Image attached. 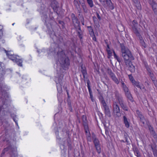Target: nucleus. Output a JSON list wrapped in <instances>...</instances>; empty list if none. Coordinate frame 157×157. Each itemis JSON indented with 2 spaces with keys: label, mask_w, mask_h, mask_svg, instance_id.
<instances>
[{
  "label": "nucleus",
  "mask_w": 157,
  "mask_h": 157,
  "mask_svg": "<svg viewBox=\"0 0 157 157\" xmlns=\"http://www.w3.org/2000/svg\"><path fill=\"white\" fill-rule=\"evenodd\" d=\"M56 49L58 50L57 57L58 62L62 67L67 68L70 65L69 60L61 48L57 47Z\"/></svg>",
  "instance_id": "1"
},
{
  "label": "nucleus",
  "mask_w": 157,
  "mask_h": 157,
  "mask_svg": "<svg viewBox=\"0 0 157 157\" xmlns=\"http://www.w3.org/2000/svg\"><path fill=\"white\" fill-rule=\"evenodd\" d=\"M121 50V56L123 58L125 63L134 59V57L130 51L123 44H120ZM128 64V63H127Z\"/></svg>",
  "instance_id": "2"
},
{
  "label": "nucleus",
  "mask_w": 157,
  "mask_h": 157,
  "mask_svg": "<svg viewBox=\"0 0 157 157\" xmlns=\"http://www.w3.org/2000/svg\"><path fill=\"white\" fill-rule=\"evenodd\" d=\"M114 93H115V97L117 100L118 101L117 103L119 104L121 107L124 110L128 111V108L126 104L124 102L123 97L120 94H119L118 92L117 91H116Z\"/></svg>",
  "instance_id": "3"
},
{
  "label": "nucleus",
  "mask_w": 157,
  "mask_h": 157,
  "mask_svg": "<svg viewBox=\"0 0 157 157\" xmlns=\"http://www.w3.org/2000/svg\"><path fill=\"white\" fill-rule=\"evenodd\" d=\"M114 93H115V97L117 100L118 101L117 103L119 104L121 107L124 110L128 111V108L126 104L124 102L123 97L120 94H119L118 92L117 91H116Z\"/></svg>",
  "instance_id": "4"
},
{
  "label": "nucleus",
  "mask_w": 157,
  "mask_h": 157,
  "mask_svg": "<svg viewBox=\"0 0 157 157\" xmlns=\"http://www.w3.org/2000/svg\"><path fill=\"white\" fill-rule=\"evenodd\" d=\"M0 91H1L2 95L1 99L3 105H9L10 103L8 100V95L6 91L3 90V84L1 82H0Z\"/></svg>",
  "instance_id": "5"
},
{
  "label": "nucleus",
  "mask_w": 157,
  "mask_h": 157,
  "mask_svg": "<svg viewBox=\"0 0 157 157\" xmlns=\"http://www.w3.org/2000/svg\"><path fill=\"white\" fill-rule=\"evenodd\" d=\"M99 100L103 107L105 115L109 117H111V115L110 111L108 106L107 105L103 97L102 96L100 97Z\"/></svg>",
  "instance_id": "6"
},
{
  "label": "nucleus",
  "mask_w": 157,
  "mask_h": 157,
  "mask_svg": "<svg viewBox=\"0 0 157 157\" xmlns=\"http://www.w3.org/2000/svg\"><path fill=\"white\" fill-rule=\"evenodd\" d=\"M5 51L7 55L10 59L12 60L14 62H16L19 66L21 67L22 66V59H18L16 57L15 55L9 54L8 52H7L6 50H5Z\"/></svg>",
  "instance_id": "7"
},
{
  "label": "nucleus",
  "mask_w": 157,
  "mask_h": 157,
  "mask_svg": "<svg viewBox=\"0 0 157 157\" xmlns=\"http://www.w3.org/2000/svg\"><path fill=\"white\" fill-rule=\"evenodd\" d=\"M71 17L75 29L77 30L78 28L80 27V22L78 21L77 17L75 16L74 13H72L71 14Z\"/></svg>",
  "instance_id": "8"
},
{
  "label": "nucleus",
  "mask_w": 157,
  "mask_h": 157,
  "mask_svg": "<svg viewBox=\"0 0 157 157\" xmlns=\"http://www.w3.org/2000/svg\"><path fill=\"white\" fill-rule=\"evenodd\" d=\"M51 6L53 9L54 11L56 13L57 15L59 14V10H60V8L59 6V4L55 0H53L52 1Z\"/></svg>",
  "instance_id": "9"
},
{
  "label": "nucleus",
  "mask_w": 157,
  "mask_h": 157,
  "mask_svg": "<svg viewBox=\"0 0 157 157\" xmlns=\"http://www.w3.org/2000/svg\"><path fill=\"white\" fill-rule=\"evenodd\" d=\"M113 113L116 117H119L121 115L120 109L116 102H115L113 104Z\"/></svg>",
  "instance_id": "10"
},
{
  "label": "nucleus",
  "mask_w": 157,
  "mask_h": 157,
  "mask_svg": "<svg viewBox=\"0 0 157 157\" xmlns=\"http://www.w3.org/2000/svg\"><path fill=\"white\" fill-rule=\"evenodd\" d=\"M137 25L138 23L137 21L135 20H133L132 23V27L133 32L136 35H139L140 33L137 28Z\"/></svg>",
  "instance_id": "11"
},
{
  "label": "nucleus",
  "mask_w": 157,
  "mask_h": 157,
  "mask_svg": "<svg viewBox=\"0 0 157 157\" xmlns=\"http://www.w3.org/2000/svg\"><path fill=\"white\" fill-rule=\"evenodd\" d=\"M44 18L45 19V24L48 28H49L51 26V24L52 22L53 21V18H48L46 14L43 15Z\"/></svg>",
  "instance_id": "12"
},
{
  "label": "nucleus",
  "mask_w": 157,
  "mask_h": 157,
  "mask_svg": "<svg viewBox=\"0 0 157 157\" xmlns=\"http://www.w3.org/2000/svg\"><path fill=\"white\" fill-rule=\"evenodd\" d=\"M136 113L138 117L140 119V122L142 123L144 125L146 121L144 116L142 114V113L138 110H136Z\"/></svg>",
  "instance_id": "13"
},
{
  "label": "nucleus",
  "mask_w": 157,
  "mask_h": 157,
  "mask_svg": "<svg viewBox=\"0 0 157 157\" xmlns=\"http://www.w3.org/2000/svg\"><path fill=\"white\" fill-rule=\"evenodd\" d=\"M106 2V4L109 7V8L111 10H113L114 7L110 0H104V3ZM103 6H105V3H102Z\"/></svg>",
  "instance_id": "14"
},
{
  "label": "nucleus",
  "mask_w": 157,
  "mask_h": 157,
  "mask_svg": "<svg viewBox=\"0 0 157 157\" xmlns=\"http://www.w3.org/2000/svg\"><path fill=\"white\" fill-rule=\"evenodd\" d=\"M149 146L151 147L152 150L154 157H157V145L154 144L149 145Z\"/></svg>",
  "instance_id": "15"
},
{
  "label": "nucleus",
  "mask_w": 157,
  "mask_h": 157,
  "mask_svg": "<svg viewBox=\"0 0 157 157\" xmlns=\"http://www.w3.org/2000/svg\"><path fill=\"white\" fill-rule=\"evenodd\" d=\"M127 63H125V65L127 66H128V69L129 71L132 72H134L135 71V67L134 66H133L132 64V63L131 61H130L128 62V64Z\"/></svg>",
  "instance_id": "16"
},
{
  "label": "nucleus",
  "mask_w": 157,
  "mask_h": 157,
  "mask_svg": "<svg viewBox=\"0 0 157 157\" xmlns=\"http://www.w3.org/2000/svg\"><path fill=\"white\" fill-rule=\"evenodd\" d=\"M90 82L89 80H87V87L89 91V92L90 95V98L91 99V101H94L92 95V92L90 88Z\"/></svg>",
  "instance_id": "17"
},
{
  "label": "nucleus",
  "mask_w": 157,
  "mask_h": 157,
  "mask_svg": "<svg viewBox=\"0 0 157 157\" xmlns=\"http://www.w3.org/2000/svg\"><path fill=\"white\" fill-rule=\"evenodd\" d=\"M123 122L125 124V126L127 128H128L130 126V120L124 116L123 117Z\"/></svg>",
  "instance_id": "18"
},
{
  "label": "nucleus",
  "mask_w": 157,
  "mask_h": 157,
  "mask_svg": "<svg viewBox=\"0 0 157 157\" xmlns=\"http://www.w3.org/2000/svg\"><path fill=\"white\" fill-rule=\"evenodd\" d=\"M92 137L95 146L100 144L99 140L97 138L96 136L94 133H92Z\"/></svg>",
  "instance_id": "19"
},
{
  "label": "nucleus",
  "mask_w": 157,
  "mask_h": 157,
  "mask_svg": "<svg viewBox=\"0 0 157 157\" xmlns=\"http://www.w3.org/2000/svg\"><path fill=\"white\" fill-rule=\"evenodd\" d=\"M121 87L123 88V90H124V93H126L129 92V91L128 87L124 84V82L121 80Z\"/></svg>",
  "instance_id": "20"
},
{
  "label": "nucleus",
  "mask_w": 157,
  "mask_h": 157,
  "mask_svg": "<svg viewBox=\"0 0 157 157\" xmlns=\"http://www.w3.org/2000/svg\"><path fill=\"white\" fill-rule=\"evenodd\" d=\"M125 94L126 97L128 98V99L131 102H132L134 100L133 98L130 91L125 93Z\"/></svg>",
  "instance_id": "21"
},
{
  "label": "nucleus",
  "mask_w": 157,
  "mask_h": 157,
  "mask_svg": "<svg viewBox=\"0 0 157 157\" xmlns=\"http://www.w3.org/2000/svg\"><path fill=\"white\" fill-rule=\"evenodd\" d=\"M74 4L75 6L76 9L78 10L79 13L80 12V5L78 2L76 0H74Z\"/></svg>",
  "instance_id": "22"
},
{
  "label": "nucleus",
  "mask_w": 157,
  "mask_h": 157,
  "mask_svg": "<svg viewBox=\"0 0 157 157\" xmlns=\"http://www.w3.org/2000/svg\"><path fill=\"white\" fill-rule=\"evenodd\" d=\"M82 119L83 125L85 126L86 128H87V125H88V124L86 116L85 115H83L82 117Z\"/></svg>",
  "instance_id": "23"
},
{
  "label": "nucleus",
  "mask_w": 157,
  "mask_h": 157,
  "mask_svg": "<svg viewBox=\"0 0 157 157\" xmlns=\"http://www.w3.org/2000/svg\"><path fill=\"white\" fill-rule=\"evenodd\" d=\"M148 2L151 6L152 8L157 6L156 2L154 0H149Z\"/></svg>",
  "instance_id": "24"
},
{
  "label": "nucleus",
  "mask_w": 157,
  "mask_h": 157,
  "mask_svg": "<svg viewBox=\"0 0 157 157\" xmlns=\"http://www.w3.org/2000/svg\"><path fill=\"white\" fill-rule=\"evenodd\" d=\"M87 28L88 30L90 36L94 35V33L92 27L91 26H87Z\"/></svg>",
  "instance_id": "25"
},
{
  "label": "nucleus",
  "mask_w": 157,
  "mask_h": 157,
  "mask_svg": "<svg viewBox=\"0 0 157 157\" xmlns=\"http://www.w3.org/2000/svg\"><path fill=\"white\" fill-rule=\"evenodd\" d=\"M113 53L114 57L115 59H116L117 60L119 63L121 62L122 60L117 55L115 52L113 50Z\"/></svg>",
  "instance_id": "26"
},
{
  "label": "nucleus",
  "mask_w": 157,
  "mask_h": 157,
  "mask_svg": "<svg viewBox=\"0 0 157 157\" xmlns=\"http://www.w3.org/2000/svg\"><path fill=\"white\" fill-rule=\"evenodd\" d=\"M78 29L79 31L78 32V37L80 39H82V32L81 29V27H79L77 29Z\"/></svg>",
  "instance_id": "27"
},
{
  "label": "nucleus",
  "mask_w": 157,
  "mask_h": 157,
  "mask_svg": "<svg viewBox=\"0 0 157 157\" xmlns=\"http://www.w3.org/2000/svg\"><path fill=\"white\" fill-rule=\"evenodd\" d=\"M107 72L110 77H111L112 76L115 75L112 72L111 70L109 68L107 69Z\"/></svg>",
  "instance_id": "28"
},
{
  "label": "nucleus",
  "mask_w": 157,
  "mask_h": 157,
  "mask_svg": "<svg viewBox=\"0 0 157 157\" xmlns=\"http://www.w3.org/2000/svg\"><path fill=\"white\" fill-rule=\"evenodd\" d=\"M111 78L116 84H118L119 83V82L115 75L112 76Z\"/></svg>",
  "instance_id": "29"
},
{
  "label": "nucleus",
  "mask_w": 157,
  "mask_h": 157,
  "mask_svg": "<svg viewBox=\"0 0 157 157\" xmlns=\"http://www.w3.org/2000/svg\"><path fill=\"white\" fill-rule=\"evenodd\" d=\"M67 102L69 109L70 110V111L72 112L73 111V109L71 105V101L70 100H68L67 101Z\"/></svg>",
  "instance_id": "30"
},
{
  "label": "nucleus",
  "mask_w": 157,
  "mask_h": 157,
  "mask_svg": "<svg viewBox=\"0 0 157 157\" xmlns=\"http://www.w3.org/2000/svg\"><path fill=\"white\" fill-rule=\"evenodd\" d=\"M96 151L97 152L98 154H100L101 152V148L100 147V144H99L98 145H96L95 146Z\"/></svg>",
  "instance_id": "31"
},
{
  "label": "nucleus",
  "mask_w": 157,
  "mask_h": 157,
  "mask_svg": "<svg viewBox=\"0 0 157 157\" xmlns=\"http://www.w3.org/2000/svg\"><path fill=\"white\" fill-rule=\"evenodd\" d=\"M124 138H125V142L127 143V144H130L129 143V141L128 140V139H129V137L126 133L124 134Z\"/></svg>",
  "instance_id": "32"
},
{
  "label": "nucleus",
  "mask_w": 157,
  "mask_h": 157,
  "mask_svg": "<svg viewBox=\"0 0 157 157\" xmlns=\"http://www.w3.org/2000/svg\"><path fill=\"white\" fill-rule=\"evenodd\" d=\"M134 86H135L138 88H140L141 90V87L140 86L139 82L135 81H134V82L132 83Z\"/></svg>",
  "instance_id": "33"
},
{
  "label": "nucleus",
  "mask_w": 157,
  "mask_h": 157,
  "mask_svg": "<svg viewBox=\"0 0 157 157\" xmlns=\"http://www.w3.org/2000/svg\"><path fill=\"white\" fill-rule=\"evenodd\" d=\"M134 151L135 155L137 156V157H138L140 155L139 151L137 148H135L134 149Z\"/></svg>",
  "instance_id": "34"
},
{
  "label": "nucleus",
  "mask_w": 157,
  "mask_h": 157,
  "mask_svg": "<svg viewBox=\"0 0 157 157\" xmlns=\"http://www.w3.org/2000/svg\"><path fill=\"white\" fill-rule=\"evenodd\" d=\"M87 2L90 7L92 8L94 4L92 0H87Z\"/></svg>",
  "instance_id": "35"
},
{
  "label": "nucleus",
  "mask_w": 157,
  "mask_h": 157,
  "mask_svg": "<svg viewBox=\"0 0 157 157\" xmlns=\"http://www.w3.org/2000/svg\"><path fill=\"white\" fill-rule=\"evenodd\" d=\"M92 18H93V21H94L95 24L96 25L98 24V20L97 19V17L95 16H94Z\"/></svg>",
  "instance_id": "36"
},
{
  "label": "nucleus",
  "mask_w": 157,
  "mask_h": 157,
  "mask_svg": "<svg viewBox=\"0 0 157 157\" xmlns=\"http://www.w3.org/2000/svg\"><path fill=\"white\" fill-rule=\"evenodd\" d=\"M75 44L73 42H71L70 44L69 47V48L73 50L75 48Z\"/></svg>",
  "instance_id": "37"
},
{
  "label": "nucleus",
  "mask_w": 157,
  "mask_h": 157,
  "mask_svg": "<svg viewBox=\"0 0 157 157\" xmlns=\"http://www.w3.org/2000/svg\"><path fill=\"white\" fill-rule=\"evenodd\" d=\"M107 51L108 53V58H109L112 55V52L110 50L107 49Z\"/></svg>",
  "instance_id": "38"
},
{
  "label": "nucleus",
  "mask_w": 157,
  "mask_h": 157,
  "mask_svg": "<svg viewBox=\"0 0 157 157\" xmlns=\"http://www.w3.org/2000/svg\"><path fill=\"white\" fill-rule=\"evenodd\" d=\"M140 45L144 48H145L147 46L144 40H141V41H140Z\"/></svg>",
  "instance_id": "39"
},
{
  "label": "nucleus",
  "mask_w": 157,
  "mask_h": 157,
  "mask_svg": "<svg viewBox=\"0 0 157 157\" xmlns=\"http://www.w3.org/2000/svg\"><path fill=\"white\" fill-rule=\"evenodd\" d=\"M84 127V129H85V133H86V134H88V133L89 132V129H88V125H87V128H86V127H85V126H83Z\"/></svg>",
  "instance_id": "40"
},
{
  "label": "nucleus",
  "mask_w": 157,
  "mask_h": 157,
  "mask_svg": "<svg viewBox=\"0 0 157 157\" xmlns=\"http://www.w3.org/2000/svg\"><path fill=\"white\" fill-rule=\"evenodd\" d=\"M10 146H9L8 147L5 148L2 151L3 154H5V153L9 150V149L10 148Z\"/></svg>",
  "instance_id": "41"
},
{
  "label": "nucleus",
  "mask_w": 157,
  "mask_h": 157,
  "mask_svg": "<svg viewBox=\"0 0 157 157\" xmlns=\"http://www.w3.org/2000/svg\"><path fill=\"white\" fill-rule=\"evenodd\" d=\"M5 74V71L4 70H3V69H0V75L1 76H3Z\"/></svg>",
  "instance_id": "42"
},
{
  "label": "nucleus",
  "mask_w": 157,
  "mask_h": 157,
  "mask_svg": "<svg viewBox=\"0 0 157 157\" xmlns=\"http://www.w3.org/2000/svg\"><path fill=\"white\" fill-rule=\"evenodd\" d=\"M128 77L132 83L134 82V81H135V80H134L133 77L132 75H129Z\"/></svg>",
  "instance_id": "43"
},
{
  "label": "nucleus",
  "mask_w": 157,
  "mask_h": 157,
  "mask_svg": "<svg viewBox=\"0 0 157 157\" xmlns=\"http://www.w3.org/2000/svg\"><path fill=\"white\" fill-rule=\"evenodd\" d=\"M157 7H155L152 8V10L153 11L154 13L155 14H157V8H156Z\"/></svg>",
  "instance_id": "44"
},
{
  "label": "nucleus",
  "mask_w": 157,
  "mask_h": 157,
  "mask_svg": "<svg viewBox=\"0 0 157 157\" xmlns=\"http://www.w3.org/2000/svg\"><path fill=\"white\" fill-rule=\"evenodd\" d=\"M87 74H83L82 75H83V78H84V80L85 82L86 81V82H87V80H89L87 77H85L86 75Z\"/></svg>",
  "instance_id": "45"
},
{
  "label": "nucleus",
  "mask_w": 157,
  "mask_h": 157,
  "mask_svg": "<svg viewBox=\"0 0 157 157\" xmlns=\"http://www.w3.org/2000/svg\"><path fill=\"white\" fill-rule=\"evenodd\" d=\"M153 136L154 138L155 141L157 143V135L155 133L153 134Z\"/></svg>",
  "instance_id": "46"
},
{
  "label": "nucleus",
  "mask_w": 157,
  "mask_h": 157,
  "mask_svg": "<svg viewBox=\"0 0 157 157\" xmlns=\"http://www.w3.org/2000/svg\"><path fill=\"white\" fill-rule=\"evenodd\" d=\"M59 23L63 27L64 25V22L63 21L59 20L58 21Z\"/></svg>",
  "instance_id": "47"
},
{
  "label": "nucleus",
  "mask_w": 157,
  "mask_h": 157,
  "mask_svg": "<svg viewBox=\"0 0 157 157\" xmlns=\"http://www.w3.org/2000/svg\"><path fill=\"white\" fill-rule=\"evenodd\" d=\"M81 72L83 71H85V70H86V68L85 67H83V66L82 64H81Z\"/></svg>",
  "instance_id": "48"
},
{
  "label": "nucleus",
  "mask_w": 157,
  "mask_h": 157,
  "mask_svg": "<svg viewBox=\"0 0 157 157\" xmlns=\"http://www.w3.org/2000/svg\"><path fill=\"white\" fill-rule=\"evenodd\" d=\"M152 81L153 82V83H154L155 86L156 87H157V81L156 80V79H155Z\"/></svg>",
  "instance_id": "49"
},
{
  "label": "nucleus",
  "mask_w": 157,
  "mask_h": 157,
  "mask_svg": "<svg viewBox=\"0 0 157 157\" xmlns=\"http://www.w3.org/2000/svg\"><path fill=\"white\" fill-rule=\"evenodd\" d=\"M136 36H138L139 37V39L140 40V41H141V40H143L142 37L140 35V33L139 34V35H136Z\"/></svg>",
  "instance_id": "50"
},
{
  "label": "nucleus",
  "mask_w": 157,
  "mask_h": 157,
  "mask_svg": "<svg viewBox=\"0 0 157 157\" xmlns=\"http://www.w3.org/2000/svg\"><path fill=\"white\" fill-rule=\"evenodd\" d=\"M96 13L98 18L99 20L100 21L101 19V18L100 16V15H99V13H98L96 12Z\"/></svg>",
  "instance_id": "51"
},
{
  "label": "nucleus",
  "mask_w": 157,
  "mask_h": 157,
  "mask_svg": "<svg viewBox=\"0 0 157 157\" xmlns=\"http://www.w3.org/2000/svg\"><path fill=\"white\" fill-rule=\"evenodd\" d=\"M150 77L151 78L152 81H153L155 79V77L154 74L153 75H151Z\"/></svg>",
  "instance_id": "52"
},
{
  "label": "nucleus",
  "mask_w": 157,
  "mask_h": 157,
  "mask_svg": "<svg viewBox=\"0 0 157 157\" xmlns=\"http://www.w3.org/2000/svg\"><path fill=\"white\" fill-rule=\"evenodd\" d=\"M91 37H92V39L95 41H96V37H95V34H94V35H91V36H90Z\"/></svg>",
  "instance_id": "53"
},
{
  "label": "nucleus",
  "mask_w": 157,
  "mask_h": 157,
  "mask_svg": "<svg viewBox=\"0 0 157 157\" xmlns=\"http://www.w3.org/2000/svg\"><path fill=\"white\" fill-rule=\"evenodd\" d=\"M146 69L147 72V73L151 72L152 71L151 69L149 67H147V68H146Z\"/></svg>",
  "instance_id": "54"
},
{
  "label": "nucleus",
  "mask_w": 157,
  "mask_h": 157,
  "mask_svg": "<svg viewBox=\"0 0 157 157\" xmlns=\"http://www.w3.org/2000/svg\"><path fill=\"white\" fill-rule=\"evenodd\" d=\"M53 35H52V34H51V35H50V37L52 38V39L55 36H56L55 35V33L54 32H53Z\"/></svg>",
  "instance_id": "55"
},
{
  "label": "nucleus",
  "mask_w": 157,
  "mask_h": 157,
  "mask_svg": "<svg viewBox=\"0 0 157 157\" xmlns=\"http://www.w3.org/2000/svg\"><path fill=\"white\" fill-rule=\"evenodd\" d=\"M133 2L136 4H139L140 2H139L138 1V0H133Z\"/></svg>",
  "instance_id": "56"
},
{
  "label": "nucleus",
  "mask_w": 157,
  "mask_h": 157,
  "mask_svg": "<svg viewBox=\"0 0 157 157\" xmlns=\"http://www.w3.org/2000/svg\"><path fill=\"white\" fill-rule=\"evenodd\" d=\"M81 22L82 24L83 25H84V19L83 17H82V19L81 20Z\"/></svg>",
  "instance_id": "57"
},
{
  "label": "nucleus",
  "mask_w": 157,
  "mask_h": 157,
  "mask_svg": "<svg viewBox=\"0 0 157 157\" xmlns=\"http://www.w3.org/2000/svg\"><path fill=\"white\" fill-rule=\"evenodd\" d=\"M87 139V141H89V142H91V137H87V138H86Z\"/></svg>",
  "instance_id": "58"
},
{
  "label": "nucleus",
  "mask_w": 157,
  "mask_h": 157,
  "mask_svg": "<svg viewBox=\"0 0 157 157\" xmlns=\"http://www.w3.org/2000/svg\"><path fill=\"white\" fill-rule=\"evenodd\" d=\"M82 6L83 8V10H84L85 9V8H86V6L85 5V4L83 3H82Z\"/></svg>",
  "instance_id": "59"
},
{
  "label": "nucleus",
  "mask_w": 157,
  "mask_h": 157,
  "mask_svg": "<svg viewBox=\"0 0 157 157\" xmlns=\"http://www.w3.org/2000/svg\"><path fill=\"white\" fill-rule=\"evenodd\" d=\"M147 74L149 76H150L151 75H153V73L152 72V71L147 73Z\"/></svg>",
  "instance_id": "60"
},
{
  "label": "nucleus",
  "mask_w": 157,
  "mask_h": 157,
  "mask_svg": "<svg viewBox=\"0 0 157 157\" xmlns=\"http://www.w3.org/2000/svg\"><path fill=\"white\" fill-rule=\"evenodd\" d=\"M91 137V135L90 133V132H89L88 134H86V137L87 138V137Z\"/></svg>",
  "instance_id": "61"
},
{
  "label": "nucleus",
  "mask_w": 157,
  "mask_h": 157,
  "mask_svg": "<svg viewBox=\"0 0 157 157\" xmlns=\"http://www.w3.org/2000/svg\"><path fill=\"white\" fill-rule=\"evenodd\" d=\"M82 73V75H83V74H87V72H86V70H85V71H83L81 72Z\"/></svg>",
  "instance_id": "62"
},
{
  "label": "nucleus",
  "mask_w": 157,
  "mask_h": 157,
  "mask_svg": "<svg viewBox=\"0 0 157 157\" xmlns=\"http://www.w3.org/2000/svg\"><path fill=\"white\" fill-rule=\"evenodd\" d=\"M144 66L146 69L147 68V67H149V66L147 64V63H144Z\"/></svg>",
  "instance_id": "63"
},
{
  "label": "nucleus",
  "mask_w": 157,
  "mask_h": 157,
  "mask_svg": "<svg viewBox=\"0 0 157 157\" xmlns=\"http://www.w3.org/2000/svg\"><path fill=\"white\" fill-rule=\"evenodd\" d=\"M105 43L106 44V45H107V49H108V50H110V48H109V44H108V43H107V42L105 41Z\"/></svg>",
  "instance_id": "64"
}]
</instances>
